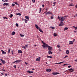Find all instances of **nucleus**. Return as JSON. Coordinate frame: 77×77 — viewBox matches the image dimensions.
<instances>
[{
  "mask_svg": "<svg viewBox=\"0 0 77 77\" xmlns=\"http://www.w3.org/2000/svg\"><path fill=\"white\" fill-rule=\"evenodd\" d=\"M42 44L43 45H42L43 48H47L48 47V50L49 51H52V47L50 46H48V45L45 43L42 42Z\"/></svg>",
  "mask_w": 77,
  "mask_h": 77,
  "instance_id": "obj_1",
  "label": "nucleus"
},
{
  "mask_svg": "<svg viewBox=\"0 0 77 77\" xmlns=\"http://www.w3.org/2000/svg\"><path fill=\"white\" fill-rule=\"evenodd\" d=\"M66 16H62L61 18V20L60 21L61 22L60 23V24L61 25V26H63L64 25V24L63 23V21H64V20L66 19Z\"/></svg>",
  "mask_w": 77,
  "mask_h": 77,
  "instance_id": "obj_2",
  "label": "nucleus"
},
{
  "mask_svg": "<svg viewBox=\"0 0 77 77\" xmlns=\"http://www.w3.org/2000/svg\"><path fill=\"white\" fill-rule=\"evenodd\" d=\"M46 15H52L53 13L50 11H49L45 13Z\"/></svg>",
  "mask_w": 77,
  "mask_h": 77,
  "instance_id": "obj_3",
  "label": "nucleus"
},
{
  "mask_svg": "<svg viewBox=\"0 0 77 77\" xmlns=\"http://www.w3.org/2000/svg\"><path fill=\"white\" fill-rule=\"evenodd\" d=\"M46 71L49 72H50V71H51V69H46Z\"/></svg>",
  "mask_w": 77,
  "mask_h": 77,
  "instance_id": "obj_4",
  "label": "nucleus"
},
{
  "mask_svg": "<svg viewBox=\"0 0 77 77\" xmlns=\"http://www.w3.org/2000/svg\"><path fill=\"white\" fill-rule=\"evenodd\" d=\"M52 74L53 75H57V74H59V73L57 72H54L52 73Z\"/></svg>",
  "mask_w": 77,
  "mask_h": 77,
  "instance_id": "obj_5",
  "label": "nucleus"
},
{
  "mask_svg": "<svg viewBox=\"0 0 77 77\" xmlns=\"http://www.w3.org/2000/svg\"><path fill=\"white\" fill-rule=\"evenodd\" d=\"M1 62H2V63H3V64H4V63H6V62L5 60H3L2 59H1Z\"/></svg>",
  "mask_w": 77,
  "mask_h": 77,
  "instance_id": "obj_6",
  "label": "nucleus"
},
{
  "mask_svg": "<svg viewBox=\"0 0 77 77\" xmlns=\"http://www.w3.org/2000/svg\"><path fill=\"white\" fill-rule=\"evenodd\" d=\"M20 62H21V60H18L15 61V63H19Z\"/></svg>",
  "mask_w": 77,
  "mask_h": 77,
  "instance_id": "obj_7",
  "label": "nucleus"
},
{
  "mask_svg": "<svg viewBox=\"0 0 77 77\" xmlns=\"http://www.w3.org/2000/svg\"><path fill=\"white\" fill-rule=\"evenodd\" d=\"M3 6H9V3H5L3 4Z\"/></svg>",
  "mask_w": 77,
  "mask_h": 77,
  "instance_id": "obj_8",
  "label": "nucleus"
},
{
  "mask_svg": "<svg viewBox=\"0 0 77 77\" xmlns=\"http://www.w3.org/2000/svg\"><path fill=\"white\" fill-rule=\"evenodd\" d=\"M41 60V57H39L36 59V61H40Z\"/></svg>",
  "mask_w": 77,
  "mask_h": 77,
  "instance_id": "obj_9",
  "label": "nucleus"
},
{
  "mask_svg": "<svg viewBox=\"0 0 77 77\" xmlns=\"http://www.w3.org/2000/svg\"><path fill=\"white\" fill-rule=\"evenodd\" d=\"M35 27L38 30L39 29V26L37 24L35 25Z\"/></svg>",
  "mask_w": 77,
  "mask_h": 77,
  "instance_id": "obj_10",
  "label": "nucleus"
},
{
  "mask_svg": "<svg viewBox=\"0 0 77 77\" xmlns=\"http://www.w3.org/2000/svg\"><path fill=\"white\" fill-rule=\"evenodd\" d=\"M1 51L2 52V54H6V52L4 51L3 50H1Z\"/></svg>",
  "mask_w": 77,
  "mask_h": 77,
  "instance_id": "obj_11",
  "label": "nucleus"
},
{
  "mask_svg": "<svg viewBox=\"0 0 77 77\" xmlns=\"http://www.w3.org/2000/svg\"><path fill=\"white\" fill-rule=\"evenodd\" d=\"M27 72H28L29 73V74H32V73H33V72H32V71H29V70H28Z\"/></svg>",
  "mask_w": 77,
  "mask_h": 77,
  "instance_id": "obj_12",
  "label": "nucleus"
},
{
  "mask_svg": "<svg viewBox=\"0 0 77 77\" xmlns=\"http://www.w3.org/2000/svg\"><path fill=\"white\" fill-rule=\"evenodd\" d=\"M48 9V8H45V11H46L44 13V14L46 13V12H47L48 11H47Z\"/></svg>",
  "mask_w": 77,
  "mask_h": 77,
  "instance_id": "obj_13",
  "label": "nucleus"
},
{
  "mask_svg": "<svg viewBox=\"0 0 77 77\" xmlns=\"http://www.w3.org/2000/svg\"><path fill=\"white\" fill-rule=\"evenodd\" d=\"M25 17L27 20H29V16H25Z\"/></svg>",
  "mask_w": 77,
  "mask_h": 77,
  "instance_id": "obj_14",
  "label": "nucleus"
},
{
  "mask_svg": "<svg viewBox=\"0 0 77 77\" xmlns=\"http://www.w3.org/2000/svg\"><path fill=\"white\" fill-rule=\"evenodd\" d=\"M21 53H22V51H21V50H20L18 51V54Z\"/></svg>",
  "mask_w": 77,
  "mask_h": 77,
  "instance_id": "obj_15",
  "label": "nucleus"
},
{
  "mask_svg": "<svg viewBox=\"0 0 77 77\" xmlns=\"http://www.w3.org/2000/svg\"><path fill=\"white\" fill-rule=\"evenodd\" d=\"M73 44V43L72 42V41H69V45H71V44Z\"/></svg>",
  "mask_w": 77,
  "mask_h": 77,
  "instance_id": "obj_16",
  "label": "nucleus"
},
{
  "mask_svg": "<svg viewBox=\"0 0 77 77\" xmlns=\"http://www.w3.org/2000/svg\"><path fill=\"white\" fill-rule=\"evenodd\" d=\"M48 54H52L53 52H52L49 51H48Z\"/></svg>",
  "mask_w": 77,
  "mask_h": 77,
  "instance_id": "obj_17",
  "label": "nucleus"
},
{
  "mask_svg": "<svg viewBox=\"0 0 77 77\" xmlns=\"http://www.w3.org/2000/svg\"><path fill=\"white\" fill-rule=\"evenodd\" d=\"M47 57L48 58H50V59H51V58H52V57H53L51 56H47Z\"/></svg>",
  "mask_w": 77,
  "mask_h": 77,
  "instance_id": "obj_18",
  "label": "nucleus"
},
{
  "mask_svg": "<svg viewBox=\"0 0 77 77\" xmlns=\"http://www.w3.org/2000/svg\"><path fill=\"white\" fill-rule=\"evenodd\" d=\"M68 29V28L67 27H65L64 29V30L65 31V30H67V29Z\"/></svg>",
  "mask_w": 77,
  "mask_h": 77,
  "instance_id": "obj_19",
  "label": "nucleus"
},
{
  "mask_svg": "<svg viewBox=\"0 0 77 77\" xmlns=\"http://www.w3.org/2000/svg\"><path fill=\"white\" fill-rule=\"evenodd\" d=\"M38 29H39L40 32H42V33H44V32H43V31H42V29H41L39 28Z\"/></svg>",
  "mask_w": 77,
  "mask_h": 77,
  "instance_id": "obj_20",
  "label": "nucleus"
},
{
  "mask_svg": "<svg viewBox=\"0 0 77 77\" xmlns=\"http://www.w3.org/2000/svg\"><path fill=\"white\" fill-rule=\"evenodd\" d=\"M69 50H67L66 51V54H69Z\"/></svg>",
  "mask_w": 77,
  "mask_h": 77,
  "instance_id": "obj_21",
  "label": "nucleus"
},
{
  "mask_svg": "<svg viewBox=\"0 0 77 77\" xmlns=\"http://www.w3.org/2000/svg\"><path fill=\"white\" fill-rule=\"evenodd\" d=\"M15 34V32H13L12 33L11 35H14Z\"/></svg>",
  "mask_w": 77,
  "mask_h": 77,
  "instance_id": "obj_22",
  "label": "nucleus"
},
{
  "mask_svg": "<svg viewBox=\"0 0 77 77\" xmlns=\"http://www.w3.org/2000/svg\"><path fill=\"white\" fill-rule=\"evenodd\" d=\"M16 15H19V16H21V14L20 13H17Z\"/></svg>",
  "mask_w": 77,
  "mask_h": 77,
  "instance_id": "obj_23",
  "label": "nucleus"
},
{
  "mask_svg": "<svg viewBox=\"0 0 77 77\" xmlns=\"http://www.w3.org/2000/svg\"><path fill=\"white\" fill-rule=\"evenodd\" d=\"M13 17V14H10V16L9 17L10 18H12Z\"/></svg>",
  "mask_w": 77,
  "mask_h": 77,
  "instance_id": "obj_24",
  "label": "nucleus"
},
{
  "mask_svg": "<svg viewBox=\"0 0 77 77\" xmlns=\"http://www.w3.org/2000/svg\"><path fill=\"white\" fill-rule=\"evenodd\" d=\"M54 36H57V34L56 33H54Z\"/></svg>",
  "mask_w": 77,
  "mask_h": 77,
  "instance_id": "obj_25",
  "label": "nucleus"
},
{
  "mask_svg": "<svg viewBox=\"0 0 77 77\" xmlns=\"http://www.w3.org/2000/svg\"><path fill=\"white\" fill-rule=\"evenodd\" d=\"M41 11H42V8H40L39 13H41Z\"/></svg>",
  "mask_w": 77,
  "mask_h": 77,
  "instance_id": "obj_26",
  "label": "nucleus"
},
{
  "mask_svg": "<svg viewBox=\"0 0 77 77\" xmlns=\"http://www.w3.org/2000/svg\"><path fill=\"white\" fill-rule=\"evenodd\" d=\"M74 6V5H73V4H71L69 5V6Z\"/></svg>",
  "mask_w": 77,
  "mask_h": 77,
  "instance_id": "obj_27",
  "label": "nucleus"
},
{
  "mask_svg": "<svg viewBox=\"0 0 77 77\" xmlns=\"http://www.w3.org/2000/svg\"><path fill=\"white\" fill-rule=\"evenodd\" d=\"M51 28H52V29H53V30H54V29H55V28L53 26H51Z\"/></svg>",
  "mask_w": 77,
  "mask_h": 77,
  "instance_id": "obj_28",
  "label": "nucleus"
},
{
  "mask_svg": "<svg viewBox=\"0 0 77 77\" xmlns=\"http://www.w3.org/2000/svg\"><path fill=\"white\" fill-rule=\"evenodd\" d=\"M20 36H21V37H24V35H22L21 34H20Z\"/></svg>",
  "mask_w": 77,
  "mask_h": 77,
  "instance_id": "obj_29",
  "label": "nucleus"
},
{
  "mask_svg": "<svg viewBox=\"0 0 77 77\" xmlns=\"http://www.w3.org/2000/svg\"><path fill=\"white\" fill-rule=\"evenodd\" d=\"M11 51V50H10V49H9L8 50V53H10V52Z\"/></svg>",
  "mask_w": 77,
  "mask_h": 77,
  "instance_id": "obj_30",
  "label": "nucleus"
},
{
  "mask_svg": "<svg viewBox=\"0 0 77 77\" xmlns=\"http://www.w3.org/2000/svg\"><path fill=\"white\" fill-rule=\"evenodd\" d=\"M3 18L4 19H6V20H8V18L5 17H4Z\"/></svg>",
  "mask_w": 77,
  "mask_h": 77,
  "instance_id": "obj_31",
  "label": "nucleus"
},
{
  "mask_svg": "<svg viewBox=\"0 0 77 77\" xmlns=\"http://www.w3.org/2000/svg\"><path fill=\"white\" fill-rule=\"evenodd\" d=\"M56 2H55L53 3V4H54L53 6H55V5H56Z\"/></svg>",
  "mask_w": 77,
  "mask_h": 77,
  "instance_id": "obj_32",
  "label": "nucleus"
},
{
  "mask_svg": "<svg viewBox=\"0 0 77 77\" xmlns=\"http://www.w3.org/2000/svg\"><path fill=\"white\" fill-rule=\"evenodd\" d=\"M73 70V69L71 68L70 69H68V70H69V71H72V70Z\"/></svg>",
  "mask_w": 77,
  "mask_h": 77,
  "instance_id": "obj_33",
  "label": "nucleus"
},
{
  "mask_svg": "<svg viewBox=\"0 0 77 77\" xmlns=\"http://www.w3.org/2000/svg\"><path fill=\"white\" fill-rule=\"evenodd\" d=\"M25 23H27V20H26V19H25Z\"/></svg>",
  "mask_w": 77,
  "mask_h": 77,
  "instance_id": "obj_34",
  "label": "nucleus"
},
{
  "mask_svg": "<svg viewBox=\"0 0 77 77\" xmlns=\"http://www.w3.org/2000/svg\"><path fill=\"white\" fill-rule=\"evenodd\" d=\"M16 26H17V27H19L18 24V23H17L16 24Z\"/></svg>",
  "mask_w": 77,
  "mask_h": 77,
  "instance_id": "obj_35",
  "label": "nucleus"
},
{
  "mask_svg": "<svg viewBox=\"0 0 77 77\" xmlns=\"http://www.w3.org/2000/svg\"><path fill=\"white\" fill-rule=\"evenodd\" d=\"M11 6H15V4H12Z\"/></svg>",
  "mask_w": 77,
  "mask_h": 77,
  "instance_id": "obj_36",
  "label": "nucleus"
},
{
  "mask_svg": "<svg viewBox=\"0 0 77 77\" xmlns=\"http://www.w3.org/2000/svg\"><path fill=\"white\" fill-rule=\"evenodd\" d=\"M32 1L33 2V3H35V0H32Z\"/></svg>",
  "mask_w": 77,
  "mask_h": 77,
  "instance_id": "obj_37",
  "label": "nucleus"
},
{
  "mask_svg": "<svg viewBox=\"0 0 77 77\" xmlns=\"http://www.w3.org/2000/svg\"><path fill=\"white\" fill-rule=\"evenodd\" d=\"M68 56L67 55H66L65 57L63 58V59H65V58H66V57H68Z\"/></svg>",
  "mask_w": 77,
  "mask_h": 77,
  "instance_id": "obj_38",
  "label": "nucleus"
},
{
  "mask_svg": "<svg viewBox=\"0 0 77 77\" xmlns=\"http://www.w3.org/2000/svg\"><path fill=\"white\" fill-rule=\"evenodd\" d=\"M22 48H24V50H25V49L26 48L25 46L23 47Z\"/></svg>",
  "mask_w": 77,
  "mask_h": 77,
  "instance_id": "obj_39",
  "label": "nucleus"
},
{
  "mask_svg": "<svg viewBox=\"0 0 77 77\" xmlns=\"http://www.w3.org/2000/svg\"><path fill=\"white\" fill-rule=\"evenodd\" d=\"M54 18V17L52 16H51V20H52V19H53Z\"/></svg>",
  "mask_w": 77,
  "mask_h": 77,
  "instance_id": "obj_40",
  "label": "nucleus"
},
{
  "mask_svg": "<svg viewBox=\"0 0 77 77\" xmlns=\"http://www.w3.org/2000/svg\"><path fill=\"white\" fill-rule=\"evenodd\" d=\"M5 76H8V74H7V73H5Z\"/></svg>",
  "mask_w": 77,
  "mask_h": 77,
  "instance_id": "obj_41",
  "label": "nucleus"
},
{
  "mask_svg": "<svg viewBox=\"0 0 77 77\" xmlns=\"http://www.w3.org/2000/svg\"><path fill=\"white\" fill-rule=\"evenodd\" d=\"M14 68L15 69V68H17V67H16V65H14Z\"/></svg>",
  "mask_w": 77,
  "mask_h": 77,
  "instance_id": "obj_42",
  "label": "nucleus"
},
{
  "mask_svg": "<svg viewBox=\"0 0 77 77\" xmlns=\"http://www.w3.org/2000/svg\"><path fill=\"white\" fill-rule=\"evenodd\" d=\"M14 3H15V5H17V4H18L17 2H14Z\"/></svg>",
  "mask_w": 77,
  "mask_h": 77,
  "instance_id": "obj_43",
  "label": "nucleus"
},
{
  "mask_svg": "<svg viewBox=\"0 0 77 77\" xmlns=\"http://www.w3.org/2000/svg\"><path fill=\"white\" fill-rule=\"evenodd\" d=\"M71 66H68V68H71Z\"/></svg>",
  "mask_w": 77,
  "mask_h": 77,
  "instance_id": "obj_44",
  "label": "nucleus"
},
{
  "mask_svg": "<svg viewBox=\"0 0 77 77\" xmlns=\"http://www.w3.org/2000/svg\"><path fill=\"white\" fill-rule=\"evenodd\" d=\"M5 2H8V0H5Z\"/></svg>",
  "mask_w": 77,
  "mask_h": 77,
  "instance_id": "obj_45",
  "label": "nucleus"
},
{
  "mask_svg": "<svg viewBox=\"0 0 77 77\" xmlns=\"http://www.w3.org/2000/svg\"><path fill=\"white\" fill-rule=\"evenodd\" d=\"M27 46H28V45H25V47H27H27H27Z\"/></svg>",
  "mask_w": 77,
  "mask_h": 77,
  "instance_id": "obj_46",
  "label": "nucleus"
},
{
  "mask_svg": "<svg viewBox=\"0 0 77 77\" xmlns=\"http://www.w3.org/2000/svg\"><path fill=\"white\" fill-rule=\"evenodd\" d=\"M73 71H74V70H72L70 71L71 72H73Z\"/></svg>",
  "mask_w": 77,
  "mask_h": 77,
  "instance_id": "obj_47",
  "label": "nucleus"
},
{
  "mask_svg": "<svg viewBox=\"0 0 77 77\" xmlns=\"http://www.w3.org/2000/svg\"><path fill=\"white\" fill-rule=\"evenodd\" d=\"M58 19H59L60 18V19H61V17L60 18V17L59 16H58Z\"/></svg>",
  "mask_w": 77,
  "mask_h": 77,
  "instance_id": "obj_48",
  "label": "nucleus"
},
{
  "mask_svg": "<svg viewBox=\"0 0 77 77\" xmlns=\"http://www.w3.org/2000/svg\"><path fill=\"white\" fill-rule=\"evenodd\" d=\"M58 26H62L61 24H59L58 25Z\"/></svg>",
  "mask_w": 77,
  "mask_h": 77,
  "instance_id": "obj_49",
  "label": "nucleus"
},
{
  "mask_svg": "<svg viewBox=\"0 0 77 77\" xmlns=\"http://www.w3.org/2000/svg\"><path fill=\"white\" fill-rule=\"evenodd\" d=\"M57 47H58V48H59V47H60V46L57 45Z\"/></svg>",
  "mask_w": 77,
  "mask_h": 77,
  "instance_id": "obj_50",
  "label": "nucleus"
},
{
  "mask_svg": "<svg viewBox=\"0 0 77 77\" xmlns=\"http://www.w3.org/2000/svg\"><path fill=\"white\" fill-rule=\"evenodd\" d=\"M75 41V39H73L72 40V42H74Z\"/></svg>",
  "mask_w": 77,
  "mask_h": 77,
  "instance_id": "obj_51",
  "label": "nucleus"
},
{
  "mask_svg": "<svg viewBox=\"0 0 77 77\" xmlns=\"http://www.w3.org/2000/svg\"><path fill=\"white\" fill-rule=\"evenodd\" d=\"M44 6H45V5H44L43 4V5H42V7H44Z\"/></svg>",
  "mask_w": 77,
  "mask_h": 77,
  "instance_id": "obj_52",
  "label": "nucleus"
},
{
  "mask_svg": "<svg viewBox=\"0 0 77 77\" xmlns=\"http://www.w3.org/2000/svg\"><path fill=\"white\" fill-rule=\"evenodd\" d=\"M76 32H76V31H74V33H76Z\"/></svg>",
  "mask_w": 77,
  "mask_h": 77,
  "instance_id": "obj_53",
  "label": "nucleus"
},
{
  "mask_svg": "<svg viewBox=\"0 0 77 77\" xmlns=\"http://www.w3.org/2000/svg\"><path fill=\"white\" fill-rule=\"evenodd\" d=\"M72 27H74V28H75V27L74 26H73Z\"/></svg>",
  "mask_w": 77,
  "mask_h": 77,
  "instance_id": "obj_54",
  "label": "nucleus"
},
{
  "mask_svg": "<svg viewBox=\"0 0 77 77\" xmlns=\"http://www.w3.org/2000/svg\"><path fill=\"white\" fill-rule=\"evenodd\" d=\"M22 20H23V21H25V19H22Z\"/></svg>",
  "mask_w": 77,
  "mask_h": 77,
  "instance_id": "obj_55",
  "label": "nucleus"
},
{
  "mask_svg": "<svg viewBox=\"0 0 77 77\" xmlns=\"http://www.w3.org/2000/svg\"><path fill=\"white\" fill-rule=\"evenodd\" d=\"M11 53L12 54H14V53H13V51H11Z\"/></svg>",
  "mask_w": 77,
  "mask_h": 77,
  "instance_id": "obj_56",
  "label": "nucleus"
},
{
  "mask_svg": "<svg viewBox=\"0 0 77 77\" xmlns=\"http://www.w3.org/2000/svg\"><path fill=\"white\" fill-rule=\"evenodd\" d=\"M58 63V64H61V62Z\"/></svg>",
  "mask_w": 77,
  "mask_h": 77,
  "instance_id": "obj_57",
  "label": "nucleus"
},
{
  "mask_svg": "<svg viewBox=\"0 0 77 77\" xmlns=\"http://www.w3.org/2000/svg\"><path fill=\"white\" fill-rule=\"evenodd\" d=\"M76 15L74 16V17H76V16H77V14H76Z\"/></svg>",
  "mask_w": 77,
  "mask_h": 77,
  "instance_id": "obj_58",
  "label": "nucleus"
},
{
  "mask_svg": "<svg viewBox=\"0 0 77 77\" xmlns=\"http://www.w3.org/2000/svg\"><path fill=\"white\" fill-rule=\"evenodd\" d=\"M13 63H15V61H14V62H13Z\"/></svg>",
  "mask_w": 77,
  "mask_h": 77,
  "instance_id": "obj_59",
  "label": "nucleus"
},
{
  "mask_svg": "<svg viewBox=\"0 0 77 77\" xmlns=\"http://www.w3.org/2000/svg\"><path fill=\"white\" fill-rule=\"evenodd\" d=\"M64 62H61V63H63Z\"/></svg>",
  "mask_w": 77,
  "mask_h": 77,
  "instance_id": "obj_60",
  "label": "nucleus"
},
{
  "mask_svg": "<svg viewBox=\"0 0 77 77\" xmlns=\"http://www.w3.org/2000/svg\"><path fill=\"white\" fill-rule=\"evenodd\" d=\"M65 65H66V64H65L63 65V66H65Z\"/></svg>",
  "mask_w": 77,
  "mask_h": 77,
  "instance_id": "obj_61",
  "label": "nucleus"
},
{
  "mask_svg": "<svg viewBox=\"0 0 77 77\" xmlns=\"http://www.w3.org/2000/svg\"><path fill=\"white\" fill-rule=\"evenodd\" d=\"M60 20H61V19H59V21H60Z\"/></svg>",
  "mask_w": 77,
  "mask_h": 77,
  "instance_id": "obj_62",
  "label": "nucleus"
},
{
  "mask_svg": "<svg viewBox=\"0 0 77 77\" xmlns=\"http://www.w3.org/2000/svg\"><path fill=\"white\" fill-rule=\"evenodd\" d=\"M2 2H5V1L4 0H2Z\"/></svg>",
  "mask_w": 77,
  "mask_h": 77,
  "instance_id": "obj_63",
  "label": "nucleus"
},
{
  "mask_svg": "<svg viewBox=\"0 0 77 77\" xmlns=\"http://www.w3.org/2000/svg\"><path fill=\"white\" fill-rule=\"evenodd\" d=\"M75 62H77V60H75Z\"/></svg>",
  "mask_w": 77,
  "mask_h": 77,
  "instance_id": "obj_64",
  "label": "nucleus"
}]
</instances>
